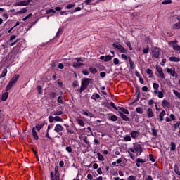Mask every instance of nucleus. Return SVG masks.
<instances>
[{
    "mask_svg": "<svg viewBox=\"0 0 180 180\" xmlns=\"http://www.w3.org/2000/svg\"><path fill=\"white\" fill-rule=\"evenodd\" d=\"M129 150L131 153H136L137 156L141 155L143 153V147L139 143H134V148H129Z\"/></svg>",
    "mask_w": 180,
    "mask_h": 180,
    "instance_id": "obj_1",
    "label": "nucleus"
},
{
    "mask_svg": "<svg viewBox=\"0 0 180 180\" xmlns=\"http://www.w3.org/2000/svg\"><path fill=\"white\" fill-rule=\"evenodd\" d=\"M161 49L157 46H153L151 48V52H152V57H154V58H160V56H161V53L160 51Z\"/></svg>",
    "mask_w": 180,
    "mask_h": 180,
    "instance_id": "obj_2",
    "label": "nucleus"
},
{
    "mask_svg": "<svg viewBox=\"0 0 180 180\" xmlns=\"http://www.w3.org/2000/svg\"><path fill=\"white\" fill-rule=\"evenodd\" d=\"M112 47H115V49H117L120 53H122L124 54H125V53H127V49L123 47V46H122L121 44H113Z\"/></svg>",
    "mask_w": 180,
    "mask_h": 180,
    "instance_id": "obj_3",
    "label": "nucleus"
},
{
    "mask_svg": "<svg viewBox=\"0 0 180 180\" xmlns=\"http://www.w3.org/2000/svg\"><path fill=\"white\" fill-rule=\"evenodd\" d=\"M178 43V41H171L169 42V46L170 47H172L174 50L176 51H180V46L176 44Z\"/></svg>",
    "mask_w": 180,
    "mask_h": 180,
    "instance_id": "obj_4",
    "label": "nucleus"
},
{
    "mask_svg": "<svg viewBox=\"0 0 180 180\" xmlns=\"http://www.w3.org/2000/svg\"><path fill=\"white\" fill-rule=\"evenodd\" d=\"M89 81L91 79L89 78H83L81 82V86L83 87L84 89L88 88V85H89Z\"/></svg>",
    "mask_w": 180,
    "mask_h": 180,
    "instance_id": "obj_5",
    "label": "nucleus"
},
{
    "mask_svg": "<svg viewBox=\"0 0 180 180\" xmlns=\"http://www.w3.org/2000/svg\"><path fill=\"white\" fill-rule=\"evenodd\" d=\"M166 71L167 74H170L172 77H175V78H178V73L175 71V68L172 70V68H167Z\"/></svg>",
    "mask_w": 180,
    "mask_h": 180,
    "instance_id": "obj_6",
    "label": "nucleus"
},
{
    "mask_svg": "<svg viewBox=\"0 0 180 180\" xmlns=\"http://www.w3.org/2000/svg\"><path fill=\"white\" fill-rule=\"evenodd\" d=\"M156 70L161 79H165V75H164V72L162 71V68H161V66H157Z\"/></svg>",
    "mask_w": 180,
    "mask_h": 180,
    "instance_id": "obj_7",
    "label": "nucleus"
},
{
    "mask_svg": "<svg viewBox=\"0 0 180 180\" xmlns=\"http://www.w3.org/2000/svg\"><path fill=\"white\" fill-rule=\"evenodd\" d=\"M18 79H19V75L16 74L11 79L9 83L13 86L18 82Z\"/></svg>",
    "mask_w": 180,
    "mask_h": 180,
    "instance_id": "obj_8",
    "label": "nucleus"
},
{
    "mask_svg": "<svg viewBox=\"0 0 180 180\" xmlns=\"http://www.w3.org/2000/svg\"><path fill=\"white\" fill-rule=\"evenodd\" d=\"M120 117L124 120V122H130L131 119L130 117H127L126 115H124L122 111L118 112Z\"/></svg>",
    "mask_w": 180,
    "mask_h": 180,
    "instance_id": "obj_9",
    "label": "nucleus"
},
{
    "mask_svg": "<svg viewBox=\"0 0 180 180\" xmlns=\"http://www.w3.org/2000/svg\"><path fill=\"white\" fill-rule=\"evenodd\" d=\"M50 179L51 180H60V174H54V172L52 171L50 173Z\"/></svg>",
    "mask_w": 180,
    "mask_h": 180,
    "instance_id": "obj_10",
    "label": "nucleus"
},
{
    "mask_svg": "<svg viewBox=\"0 0 180 180\" xmlns=\"http://www.w3.org/2000/svg\"><path fill=\"white\" fill-rule=\"evenodd\" d=\"M162 106L165 109V108H167L169 109L171 108V103L167 101V99H164L162 102Z\"/></svg>",
    "mask_w": 180,
    "mask_h": 180,
    "instance_id": "obj_11",
    "label": "nucleus"
},
{
    "mask_svg": "<svg viewBox=\"0 0 180 180\" xmlns=\"http://www.w3.org/2000/svg\"><path fill=\"white\" fill-rule=\"evenodd\" d=\"M146 115L149 119H151V117H154V111H153V108H148L146 110Z\"/></svg>",
    "mask_w": 180,
    "mask_h": 180,
    "instance_id": "obj_12",
    "label": "nucleus"
},
{
    "mask_svg": "<svg viewBox=\"0 0 180 180\" xmlns=\"http://www.w3.org/2000/svg\"><path fill=\"white\" fill-rule=\"evenodd\" d=\"M64 130V127L61 126V124H58L55 126L54 131L56 133H60V131H63Z\"/></svg>",
    "mask_w": 180,
    "mask_h": 180,
    "instance_id": "obj_13",
    "label": "nucleus"
},
{
    "mask_svg": "<svg viewBox=\"0 0 180 180\" xmlns=\"http://www.w3.org/2000/svg\"><path fill=\"white\" fill-rule=\"evenodd\" d=\"M82 115H84V116H89V117H94V114L91 112L88 111V110H82L81 112Z\"/></svg>",
    "mask_w": 180,
    "mask_h": 180,
    "instance_id": "obj_14",
    "label": "nucleus"
},
{
    "mask_svg": "<svg viewBox=\"0 0 180 180\" xmlns=\"http://www.w3.org/2000/svg\"><path fill=\"white\" fill-rule=\"evenodd\" d=\"M117 119H119V117L115 114H111V115L108 116V120H110V122H117Z\"/></svg>",
    "mask_w": 180,
    "mask_h": 180,
    "instance_id": "obj_15",
    "label": "nucleus"
},
{
    "mask_svg": "<svg viewBox=\"0 0 180 180\" xmlns=\"http://www.w3.org/2000/svg\"><path fill=\"white\" fill-rule=\"evenodd\" d=\"M23 49V41H19L15 47V50L17 51V53H19L20 51V49Z\"/></svg>",
    "mask_w": 180,
    "mask_h": 180,
    "instance_id": "obj_16",
    "label": "nucleus"
},
{
    "mask_svg": "<svg viewBox=\"0 0 180 180\" xmlns=\"http://www.w3.org/2000/svg\"><path fill=\"white\" fill-rule=\"evenodd\" d=\"M9 96V92L6 91L2 94L1 96V101L5 102L8 99V97Z\"/></svg>",
    "mask_w": 180,
    "mask_h": 180,
    "instance_id": "obj_17",
    "label": "nucleus"
},
{
    "mask_svg": "<svg viewBox=\"0 0 180 180\" xmlns=\"http://www.w3.org/2000/svg\"><path fill=\"white\" fill-rule=\"evenodd\" d=\"M169 61L174 62V63H179L180 58L176 56H171L169 58Z\"/></svg>",
    "mask_w": 180,
    "mask_h": 180,
    "instance_id": "obj_18",
    "label": "nucleus"
},
{
    "mask_svg": "<svg viewBox=\"0 0 180 180\" xmlns=\"http://www.w3.org/2000/svg\"><path fill=\"white\" fill-rule=\"evenodd\" d=\"M32 136L35 140H39V135L37 134V132L36 131V129L34 127L32 128Z\"/></svg>",
    "mask_w": 180,
    "mask_h": 180,
    "instance_id": "obj_19",
    "label": "nucleus"
},
{
    "mask_svg": "<svg viewBox=\"0 0 180 180\" xmlns=\"http://www.w3.org/2000/svg\"><path fill=\"white\" fill-rule=\"evenodd\" d=\"M131 137L132 139H134V140H136V139H137V137H139V131H133L132 132H131Z\"/></svg>",
    "mask_w": 180,
    "mask_h": 180,
    "instance_id": "obj_20",
    "label": "nucleus"
},
{
    "mask_svg": "<svg viewBox=\"0 0 180 180\" xmlns=\"http://www.w3.org/2000/svg\"><path fill=\"white\" fill-rule=\"evenodd\" d=\"M27 12V9L24 8H22L20 11H17L14 13V15H22L23 13H26Z\"/></svg>",
    "mask_w": 180,
    "mask_h": 180,
    "instance_id": "obj_21",
    "label": "nucleus"
},
{
    "mask_svg": "<svg viewBox=\"0 0 180 180\" xmlns=\"http://www.w3.org/2000/svg\"><path fill=\"white\" fill-rule=\"evenodd\" d=\"M128 60H129V63L131 70H134V68H135L134 62L133 61V60H131V57H128Z\"/></svg>",
    "mask_w": 180,
    "mask_h": 180,
    "instance_id": "obj_22",
    "label": "nucleus"
},
{
    "mask_svg": "<svg viewBox=\"0 0 180 180\" xmlns=\"http://www.w3.org/2000/svg\"><path fill=\"white\" fill-rule=\"evenodd\" d=\"M166 112L165 110H162L160 114H159V120L160 122H162L164 120V116H165Z\"/></svg>",
    "mask_w": 180,
    "mask_h": 180,
    "instance_id": "obj_23",
    "label": "nucleus"
},
{
    "mask_svg": "<svg viewBox=\"0 0 180 180\" xmlns=\"http://www.w3.org/2000/svg\"><path fill=\"white\" fill-rule=\"evenodd\" d=\"M76 120H77V124H79V126H81L82 127H84L85 126V122H84V120H82V119L77 118Z\"/></svg>",
    "mask_w": 180,
    "mask_h": 180,
    "instance_id": "obj_24",
    "label": "nucleus"
},
{
    "mask_svg": "<svg viewBox=\"0 0 180 180\" xmlns=\"http://www.w3.org/2000/svg\"><path fill=\"white\" fill-rule=\"evenodd\" d=\"M44 123H42L41 124H37L34 128L37 129V131H40V130H41V129H43V127H44Z\"/></svg>",
    "mask_w": 180,
    "mask_h": 180,
    "instance_id": "obj_25",
    "label": "nucleus"
},
{
    "mask_svg": "<svg viewBox=\"0 0 180 180\" xmlns=\"http://www.w3.org/2000/svg\"><path fill=\"white\" fill-rule=\"evenodd\" d=\"M146 74H148V75H149L148 78H153V75L154 73L153 72V70L148 68V69H146Z\"/></svg>",
    "mask_w": 180,
    "mask_h": 180,
    "instance_id": "obj_26",
    "label": "nucleus"
},
{
    "mask_svg": "<svg viewBox=\"0 0 180 180\" xmlns=\"http://www.w3.org/2000/svg\"><path fill=\"white\" fill-rule=\"evenodd\" d=\"M176 150V144H175L174 142L170 143V150L171 151H175Z\"/></svg>",
    "mask_w": 180,
    "mask_h": 180,
    "instance_id": "obj_27",
    "label": "nucleus"
},
{
    "mask_svg": "<svg viewBox=\"0 0 180 180\" xmlns=\"http://www.w3.org/2000/svg\"><path fill=\"white\" fill-rule=\"evenodd\" d=\"M99 98H101V96L98 93H95L91 96V99L96 101V99H99Z\"/></svg>",
    "mask_w": 180,
    "mask_h": 180,
    "instance_id": "obj_28",
    "label": "nucleus"
},
{
    "mask_svg": "<svg viewBox=\"0 0 180 180\" xmlns=\"http://www.w3.org/2000/svg\"><path fill=\"white\" fill-rule=\"evenodd\" d=\"M81 7H76L75 8V10L73 11H68V12L71 14V15H74V13H75V12H79V11H81Z\"/></svg>",
    "mask_w": 180,
    "mask_h": 180,
    "instance_id": "obj_29",
    "label": "nucleus"
},
{
    "mask_svg": "<svg viewBox=\"0 0 180 180\" xmlns=\"http://www.w3.org/2000/svg\"><path fill=\"white\" fill-rule=\"evenodd\" d=\"M135 111L136 112V113H139V115H143V113L144 112V111L141 107L136 108L135 109Z\"/></svg>",
    "mask_w": 180,
    "mask_h": 180,
    "instance_id": "obj_30",
    "label": "nucleus"
},
{
    "mask_svg": "<svg viewBox=\"0 0 180 180\" xmlns=\"http://www.w3.org/2000/svg\"><path fill=\"white\" fill-rule=\"evenodd\" d=\"M84 65V63L75 62L73 63L74 68H79V67H82Z\"/></svg>",
    "mask_w": 180,
    "mask_h": 180,
    "instance_id": "obj_31",
    "label": "nucleus"
},
{
    "mask_svg": "<svg viewBox=\"0 0 180 180\" xmlns=\"http://www.w3.org/2000/svg\"><path fill=\"white\" fill-rule=\"evenodd\" d=\"M120 110L122 112V113H123L124 115H129V113H130L129 112V110L124 108V107H122V108H120Z\"/></svg>",
    "mask_w": 180,
    "mask_h": 180,
    "instance_id": "obj_32",
    "label": "nucleus"
},
{
    "mask_svg": "<svg viewBox=\"0 0 180 180\" xmlns=\"http://www.w3.org/2000/svg\"><path fill=\"white\" fill-rule=\"evenodd\" d=\"M51 101H53V99L57 96V93L56 92H51L49 94Z\"/></svg>",
    "mask_w": 180,
    "mask_h": 180,
    "instance_id": "obj_33",
    "label": "nucleus"
},
{
    "mask_svg": "<svg viewBox=\"0 0 180 180\" xmlns=\"http://www.w3.org/2000/svg\"><path fill=\"white\" fill-rule=\"evenodd\" d=\"M180 126V122L177 121L176 123L173 124L174 131H176V130H178V127Z\"/></svg>",
    "mask_w": 180,
    "mask_h": 180,
    "instance_id": "obj_34",
    "label": "nucleus"
},
{
    "mask_svg": "<svg viewBox=\"0 0 180 180\" xmlns=\"http://www.w3.org/2000/svg\"><path fill=\"white\" fill-rule=\"evenodd\" d=\"M90 72L91 74H96V72H98V70H96V68H94V67H90L89 68Z\"/></svg>",
    "mask_w": 180,
    "mask_h": 180,
    "instance_id": "obj_35",
    "label": "nucleus"
},
{
    "mask_svg": "<svg viewBox=\"0 0 180 180\" xmlns=\"http://www.w3.org/2000/svg\"><path fill=\"white\" fill-rule=\"evenodd\" d=\"M63 113H64V112L61 111V110H56L53 112V115L55 116H61V115H63Z\"/></svg>",
    "mask_w": 180,
    "mask_h": 180,
    "instance_id": "obj_36",
    "label": "nucleus"
},
{
    "mask_svg": "<svg viewBox=\"0 0 180 180\" xmlns=\"http://www.w3.org/2000/svg\"><path fill=\"white\" fill-rule=\"evenodd\" d=\"M6 74H8V70L6 68H4L1 75V78H4V77H6Z\"/></svg>",
    "mask_w": 180,
    "mask_h": 180,
    "instance_id": "obj_37",
    "label": "nucleus"
},
{
    "mask_svg": "<svg viewBox=\"0 0 180 180\" xmlns=\"http://www.w3.org/2000/svg\"><path fill=\"white\" fill-rule=\"evenodd\" d=\"M174 172L175 174H176V175H179V176H180L179 167H178V165L174 166Z\"/></svg>",
    "mask_w": 180,
    "mask_h": 180,
    "instance_id": "obj_38",
    "label": "nucleus"
},
{
    "mask_svg": "<svg viewBox=\"0 0 180 180\" xmlns=\"http://www.w3.org/2000/svg\"><path fill=\"white\" fill-rule=\"evenodd\" d=\"M151 131H152V136H154V137H157V136H158V133L157 132V130L155 129V128H152Z\"/></svg>",
    "mask_w": 180,
    "mask_h": 180,
    "instance_id": "obj_39",
    "label": "nucleus"
},
{
    "mask_svg": "<svg viewBox=\"0 0 180 180\" xmlns=\"http://www.w3.org/2000/svg\"><path fill=\"white\" fill-rule=\"evenodd\" d=\"M169 4H172V0H164L162 2V5H169Z\"/></svg>",
    "mask_w": 180,
    "mask_h": 180,
    "instance_id": "obj_40",
    "label": "nucleus"
},
{
    "mask_svg": "<svg viewBox=\"0 0 180 180\" xmlns=\"http://www.w3.org/2000/svg\"><path fill=\"white\" fill-rule=\"evenodd\" d=\"M97 155L98 157L99 161H105V158L101 154V153H98Z\"/></svg>",
    "mask_w": 180,
    "mask_h": 180,
    "instance_id": "obj_41",
    "label": "nucleus"
},
{
    "mask_svg": "<svg viewBox=\"0 0 180 180\" xmlns=\"http://www.w3.org/2000/svg\"><path fill=\"white\" fill-rule=\"evenodd\" d=\"M75 7V4H68L65 6V9H72V8Z\"/></svg>",
    "mask_w": 180,
    "mask_h": 180,
    "instance_id": "obj_42",
    "label": "nucleus"
},
{
    "mask_svg": "<svg viewBox=\"0 0 180 180\" xmlns=\"http://www.w3.org/2000/svg\"><path fill=\"white\" fill-rule=\"evenodd\" d=\"M46 13L47 15H49V13H56V11H55V10L53 9V8H49V9H48V10L46 11Z\"/></svg>",
    "mask_w": 180,
    "mask_h": 180,
    "instance_id": "obj_43",
    "label": "nucleus"
},
{
    "mask_svg": "<svg viewBox=\"0 0 180 180\" xmlns=\"http://www.w3.org/2000/svg\"><path fill=\"white\" fill-rule=\"evenodd\" d=\"M13 86V84L8 83L6 86V91L8 92V91H9L10 89H12V87Z\"/></svg>",
    "mask_w": 180,
    "mask_h": 180,
    "instance_id": "obj_44",
    "label": "nucleus"
},
{
    "mask_svg": "<svg viewBox=\"0 0 180 180\" xmlns=\"http://www.w3.org/2000/svg\"><path fill=\"white\" fill-rule=\"evenodd\" d=\"M37 89L38 91V94L39 95L43 94V91H41V89H42L41 86H37Z\"/></svg>",
    "mask_w": 180,
    "mask_h": 180,
    "instance_id": "obj_45",
    "label": "nucleus"
},
{
    "mask_svg": "<svg viewBox=\"0 0 180 180\" xmlns=\"http://www.w3.org/2000/svg\"><path fill=\"white\" fill-rule=\"evenodd\" d=\"M158 94V97L159 98V99H162V98H164V92L159 91Z\"/></svg>",
    "mask_w": 180,
    "mask_h": 180,
    "instance_id": "obj_46",
    "label": "nucleus"
},
{
    "mask_svg": "<svg viewBox=\"0 0 180 180\" xmlns=\"http://www.w3.org/2000/svg\"><path fill=\"white\" fill-rule=\"evenodd\" d=\"M173 29H180V21L173 25Z\"/></svg>",
    "mask_w": 180,
    "mask_h": 180,
    "instance_id": "obj_47",
    "label": "nucleus"
},
{
    "mask_svg": "<svg viewBox=\"0 0 180 180\" xmlns=\"http://www.w3.org/2000/svg\"><path fill=\"white\" fill-rule=\"evenodd\" d=\"M124 141H131V136L127 135L124 137Z\"/></svg>",
    "mask_w": 180,
    "mask_h": 180,
    "instance_id": "obj_48",
    "label": "nucleus"
},
{
    "mask_svg": "<svg viewBox=\"0 0 180 180\" xmlns=\"http://www.w3.org/2000/svg\"><path fill=\"white\" fill-rule=\"evenodd\" d=\"M54 117H55L56 122H61L62 123H63V122H64L63 118L60 117L59 116H56Z\"/></svg>",
    "mask_w": 180,
    "mask_h": 180,
    "instance_id": "obj_49",
    "label": "nucleus"
},
{
    "mask_svg": "<svg viewBox=\"0 0 180 180\" xmlns=\"http://www.w3.org/2000/svg\"><path fill=\"white\" fill-rule=\"evenodd\" d=\"M150 51V47L147 46L146 48H144L143 49V54H148V53Z\"/></svg>",
    "mask_w": 180,
    "mask_h": 180,
    "instance_id": "obj_50",
    "label": "nucleus"
},
{
    "mask_svg": "<svg viewBox=\"0 0 180 180\" xmlns=\"http://www.w3.org/2000/svg\"><path fill=\"white\" fill-rule=\"evenodd\" d=\"M136 162H139V164H144V162H146V160L139 158L136 159Z\"/></svg>",
    "mask_w": 180,
    "mask_h": 180,
    "instance_id": "obj_51",
    "label": "nucleus"
},
{
    "mask_svg": "<svg viewBox=\"0 0 180 180\" xmlns=\"http://www.w3.org/2000/svg\"><path fill=\"white\" fill-rule=\"evenodd\" d=\"M20 3H21V6H27V5H29V1H27V0L20 1Z\"/></svg>",
    "mask_w": 180,
    "mask_h": 180,
    "instance_id": "obj_52",
    "label": "nucleus"
},
{
    "mask_svg": "<svg viewBox=\"0 0 180 180\" xmlns=\"http://www.w3.org/2000/svg\"><path fill=\"white\" fill-rule=\"evenodd\" d=\"M126 44L127 46V47H129L130 51L133 50V47H131V44L130 43L129 41H127Z\"/></svg>",
    "mask_w": 180,
    "mask_h": 180,
    "instance_id": "obj_53",
    "label": "nucleus"
},
{
    "mask_svg": "<svg viewBox=\"0 0 180 180\" xmlns=\"http://www.w3.org/2000/svg\"><path fill=\"white\" fill-rule=\"evenodd\" d=\"M57 102L58 103H64V102L63 101V96H60L57 99Z\"/></svg>",
    "mask_w": 180,
    "mask_h": 180,
    "instance_id": "obj_54",
    "label": "nucleus"
},
{
    "mask_svg": "<svg viewBox=\"0 0 180 180\" xmlns=\"http://www.w3.org/2000/svg\"><path fill=\"white\" fill-rule=\"evenodd\" d=\"M149 160H150L152 162H155V158H154V155H153V154L149 155Z\"/></svg>",
    "mask_w": 180,
    "mask_h": 180,
    "instance_id": "obj_55",
    "label": "nucleus"
},
{
    "mask_svg": "<svg viewBox=\"0 0 180 180\" xmlns=\"http://www.w3.org/2000/svg\"><path fill=\"white\" fill-rule=\"evenodd\" d=\"M79 84L78 83L77 80H75L72 83L73 88H77V86H79Z\"/></svg>",
    "mask_w": 180,
    "mask_h": 180,
    "instance_id": "obj_56",
    "label": "nucleus"
},
{
    "mask_svg": "<svg viewBox=\"0 0 180 180\" xmlns=\"http://www.w3.org/2000/svg\"><path fill=\"white\" fill-rule=\"evenodd\" d=\"M112 57L110 55H107L105 56V62L110 61L112 60Z\"/></svg>",
    "mask_w": 180,
    "mask_h": 180,
    "instance_id": "obj_57",
    "label": "nucleus"
},
{
    "mask_svg": "<svg viewBox=\"0 0 180 180\" xmlns=\"http://www.w3.org/2000/svg\"><path fill=\"white\" fill-rule=\"evenodd\" d=\"M153 89H158L160 88V84L158 83H153Z\"/></svg>",
    "mask_w": 180,
    "mask_h": 180,
    "instance_id": "obj_58",
    "label": "nucleus"
},
{
    "mask_svg": "<svg viewBox=\"0 0 180 180\" xmlns=\"http://www.w3.org/2000/svg\"><path fill=\"white\" fill-rule=\"evenodd\" d=\"M66 130H67L68 133H69V134H74V130H72V129L67 128Z\"/></svg>",
    "mask_w": 180,
    "mask_h": 180,
    "instance_id": "obj_59",
    "label": "nucleus"
},
{
    "mask_svg": "<svg viewBox=\"0 0 180 180\" xmlns=\"http://www.w3.org/2000/svg\"><path fill=\"white\" fill-rule=\"evenodd\" d=\"M61 33H63V28H59L56 33V37H57V36H60V34H61Z\"/></svg>",
    "mask_w": 180,
    "mask_h": 180,
    "instance_id": "obj_60",
    "label": "nucleus"
},
{
    "mask_svg": "<svg viewBox=\"0 0 180 180\" xmlns=\"http://www.w3.org/2000/svg\"><path fill=\"white\" fill-rule=\"evenodd\" d=\"M66 151H68V153H72V148H71V146H68L65 148Z\"/></svg>",
    "mask_w": 180,
    "mask_h": 180,
    "instance_id": "obj_61",
    "label": "nucleus"
},
{
    "mask_svg": "<svg viewBox=\"0 0 180 180\" xmlns=\"http://www.w3.org/2000/svg\"><path fill=\"white\" fill-rule=\"evenodd\" d=\"M49 123H53V122H54V120H55V117L51 116V115H50L49 117Z\"/></svg>",
    "mask_w": 180,
    "mask_h": 180,
    "instance_id": "obj_62",
    "label": "nucleus"
},
{
    "mask_svg": "<svg viewBox=\"0 0 180 180\" xmlns=\"http://www.w3.org/2000/svg\"><path fill=\"white\" fill-rule=\"evenodd\" d=\"M113 63H114V64H115V65H117L119 64V58H115L113 59Z\"/></svg>",
    "mask_w": 180,
    "mask_h": 180,
    "instance_id": "obj_63",
    "label": "nucleus"
},
{
    "mask_svg": "<svg viewBox=\"0 0 180 180\" xmlns=\"http://www.w3.org/2000/svg\"><path fill=\"white\" fill-rule=\"evenodd\" d=\"M128 180H136V176L131 175L128 177Z\"/></svg>",
    "mask_w": 180,
    "mask_h": 180,
    "instance_id": "obj_64",
    "label": "nucleus"
}]
</instances>
